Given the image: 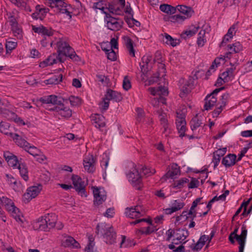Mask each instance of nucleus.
Segmentation results:
<instances>
[{"label":"nucleus","instance_id":"58836bf2","mask_svg":"<svg viewBox=\"0 0 252 252\" xmlns=\"http://www.w3.org/2000/svg\"><path fill=\"white\" fill-rule=\"evenodd\" d=\"M236 156L234 154H229L224 158L222 163L225 166H231L235 164Z\"/></svg>","mask_w":252,"mask_h":252},{"label":"nucleus","instance_id":"f03ea898","mask_svg":"<svg viewBox=\"0 0 252 252\" xmlns=\"http://www.w3.org/2000/svg\"><path fill=\"white\" fill-rule=\"evenodd\" d=\"M97 232L103 236V241L108 245H114L117 241V236L114 228L109 224L101 222L97 224Z\"/></svg>","mask_w":252,"mask_h":252},{"label":"nucleus","instance_id":"cd10ccee","mask_svg":"<svg viewBox=\"0 0 252 252\" xmlns=\"http://www.w3.org/2000/svg\"><path fill=\"white\" fill-rule=\"evenodd\" d=\"M108 8L109 11L113 14L122 15L124 13V5L119 4L118 2L109 4Z\"/></svg>","mask_w":252,"mask_h":252},{"label":"nucleus","instance_id":"393cba45","mask_svg":"<svg viewBox=\"0 0 252 252\" xmlns=\"http://www.w3.org/2000/svg\"><path fill=\"white\" fill-rule=\"evenodd\" d=\"M177 9L183 15L182 16L185 18V19L189 18L194 13L193 10L190 7L184 5H179L177 6L176 10Z\"/></svg>","mask_w":252,"mask_h":252},{"label":"nucleus","instance_id":"0e129e2a","mask_svg":"<svg viewBox=\"0 0 252 252\" xmlns=\"http://www.w3.org/2000/svg\"><path fill=\"white\" fill-rule=\"evenodd\" d=\"M238 29V24H234L228 29L226 34L229 36V38H232L235 35Z\"/></svg>","mask_w":252,"mask_h":252},{"label":"nucleus","instance_id":"79ce46f5","mask_svg":"<svg viewBox=\"0 0 252 252\" xmlns=\"http://www.w3.org/2000/svg\"><path fill=\"white\" fill-rule=\"evenodd\" d=\"M63 244L65 247H73V248H78L79 244L78 242L71 236H66L63 240Z\"/></svg>","mask_w":252,"mask_h":252},{"label":"nucleus","instance_id":"9d476101","mask_svg":"<svg viewBox=\"0 0 252 252\" xmlns=\"http://www.w3.org/2000/svg\"><path fill=\"white\" fill-rule=\"evenodd\" d=\"M42 186L40 185L28 188L24 194L23 200L25 203L29 202L32 199L36 197L40 192Z\"/></svg>","mask_w":252,"mask_h":252},{"label":"nucleus","instance_id":"ea45409f","mask_svg":"<svg viewBox=\"0 0 252 252\" xmlns=\"http://www.w3.org/2000/svg\"><path fill=\"white\" fill-rule=\"evenodd\" d=\"M15 142L20 147H22L25 150H27V148H28L30 145L25 140L20 137L17 134H14L12 137Z\"/></svg>","mask_w":252,"mask_h":252},{"label":"nucleus","instance_id":"7ed1b4c3","mask_svg":"<svg viewBox=\"0 0 252 252\" xmlns=\"http://www.w3.org/2000/svg\"><path fill=\"white\" fill-rule=\"evenodd\" d=\"M0 204L4 207L18 222H23V216L19 210L14 205L12 200L6 196H0Z\"/></svg>","mask_w":252,"mask_h":252},{"label":"nucleus","instance_id":"4c0bfd02","mask_svg":"<svg viewBox=\"0 0 252 252\" xmlns=\"http://www.w3.org/2000/svg\"><path fill=\"white\" fill-rule=\"evenodd\" d=\"M157 114L158 115L161 125L164 127V132L167 131L168 130V123L166 113L163 112L162 111H158Z\"/></svg>","mask_w":252,"mask_h":252},{"label":"nucleus","instance_id":"a18cd8bd","mask_svg":"<svg viewBox=\"0 0 252 252\" xmlns=\"http://www.w3.org/2000/svg\"><path fill=\"white\" fill-rule=\"evenodd\" d=\"M11 29L14 35L17 38L21 39L23 37V32L18 23L11 26Z\"/></svg>","mask_w":252,"mask_h":252},{"label":"nucleus","instance_id":"338daca9","mask_svg":"<svg viewBox=\"0 0 252 252\" xmlns=\"http://www.w3.org/2000/svg\"><path fill=\"white\" fill-rule=\"evenodd\" d=\"M26 151L34 157L38 155V154H39L41 152L40 150L38 149L36 147L34 146H30L29 145L28 148H27V150Z\"/></svg>","mask_w":252,"mask_h":252},{"label":"nucleus","instance_id":"de8ad7c7","mask_svg":"<svg viewBox=\"0 0 252 252\" xmlns=\"http://www.w3.org/2000/svg\"><path fill=\"white\" fill-rule=\"evenodd\" d=\"M16 12L15 10L11 12L6 11V16L10 26L18 23L17 17H16Z\"/></svg>","mask_w":252,"mask_h":252},{"label":"nucleus","instance_id":"6ab92c4d","mask_svg":"<svg viewBox=\"0 0 252 252\" xmlns=\"http://www.w3.org/2000/svg\"><path fill=\"white\" fill-rule=\"evenodd\" d=\"M141 207L137 206L134 208H127L126 211V215L128 217L134 219L139 218L144 214Z\"/></svg>","mask_w":252,"mask_h":252},{"label":"nucleus","instance_id":"a878e982","mask_svg":"<svg viewBox=\"0 0 252 252\" xmlns=\"http://www.w3.org/2000/svg\"><path fill=\"white\" fill-rule=\"evenodd\" d=\"M142 221H146L150 224L147 227H143L141 229V232L146 235L149 234L156 230V228L152 224L151 220L145 219L137 220L131 222V224H136Z\"/></svg>","mask_w":252,"mask_h":252},{"label":"nucleus","instance_id":"c85d7f7f","mask_svg":"<svg viewBox=\"0 0 252 252\" xmlns=\"http://www.w3.org/2000/svg\"><path fill=\"white\" fill-rule=\"evenodd\" d=\"M235 69V67L227 68L225 71L220 75V76L219 77V80L223 79V83L231 81L234 78V71Z\"/></svg>","mask_w":252,"mask_h":252},{"label":"nucleus","instance_id":"c03bdc74","mask_svg":"<svg viewBox=\"0 0 252 252\" xmlns=\"http://www.w3.org/2000/svg\"><path fill=\"white\" fill-rule=\"evenodd\" d=\"M63 75L62 74L59 75H53L50 78L44 81V83L48 84H57L62 81Z\"/></svg>","mask_w":252,"mask_h":252},{"label":"nucleus","instance_id":"f257e3e1","mask_svg":"<svg viewBox=\"0 0 252 252\" xmlns=\"http://www.w3.org/2000/svg\"><path fill=\"white\" fill-rule=\"evenodd\" d=\"M57 54L59 57H68L73 61L79 62L81 58L74 51V49L69 45L65 39L60 38L56 43Z\"/></svg>","mask_w":252,"mask_h":252},{"label":"nucleus","instance_id":"e433bc0d","mask_svg":"<svg viewBox=\"0 0 252 252\" xmlns=\"http://www.w3.org/2000/svg\"><path fill=\"white\" fill-rule=\"evenodd\" d=\"M60 97V96H58ZM61 99V102L59 103L60 105L58 108L57 111L59 112V114L61 115L62 116L68 118L71 116V111L67 107H65L63 105H61L62 99L60 97Z\"/></svg>","mask_w":252,"mask_h":252},{"label":"nucleus","instance_id":"c9c22d12","mask_svg":"<svg viewBox=\"0 0 252 252\" xmlns=\"http://www.w3.org/2000/svg\"><path fill=\"white\" fill-rule=\"evenodd\" d=\"M44 219L49 229L53 228L55 226L57 221V217L54 214H47L44 216Z\"/></svg>","mask_w":252,"mask_h":252},{"label":"nucleus","instance_id":"1a4fd4ad","mask_svg":"<svg viewBox=\"0 0 252 252\" xmlns=\"http://www.w3.org/2000/svg\"><path fill=\"white\" fill-rule=\"evenodd\" d=\"M95 205H99L102 204L106 199V193L103 188L97 187H92Z\"/></svg>","mask_w":252,"mask_h":252},{"label":"nucleus","instance_id":"39448f33","mask_svg":"<svg viewBox=\"0 0 252 252\" xmlns=\"http://www.w3.org/2000/svg\"><path fill=\"white\" fill-rule=\"evenodd\" d=\"M7 105V101L1 100L0 99V110H1V113H2L5 117L8 119H13L19 126L30 125V123L28 122H25L22 118L17 117L14 113L5 109Z\"/></svg>","mask_w":252,"mask_h":252},{"label":"nucleus","instance_id":"4be33fe9","mask_svg":"<svg viewBox=\"0 0 252 252\" xmlns=\"http://www.w3.org/2000/svg\"><path fill=\"white\" fill-rule=\"evenodd\" d=\"M228 52L226 53L225 57L230 58L231 54L240 52L243 50V46L239 42H235L227 45Z\"/></svg>","mask_w":252,"mask_h":252},{"label":"nucleus","instance_id":"20e7f679","mask_svg":"<svg viewBox=\"0 0 252 252\" xmlns=\"http://www.w3.org/2000/svg\"><path fill=\"white\" fill-rule=\"evenodd\" d=\"M238 230V228L234 229L233 232L230 234L229 240L231 243L234 244L235 242L234 239H236L239 245V252H243L247 237V230L245 227L243 226L241 234L238 235L237 234Z\"/></svg>","mask_w":252,"mask_h":252},{"label":"nucleus","instance_id":"0eeeda50","mask_svg":"<svg viewBox=\"0 0 252 252\" xmlns=\"http://www.w3.org/2000/svg\"><path fill=\"white\" fill-rule=\"evenodd\" d=\"M107 28L111 31H118L123 27V21L119 18L112 17L109 14H106L105 18Z\"/></svg>","mask_w":252,"mask_h":252},{"label":"nucleus","instance_id":"473e14b6","mask_svg":"<svg viewBox=\"0 0 252 252\" xmlns=\"http://www.w3.org/2000/svg\"><path fill=\"white\" fill-rule=\"evenodd\" d=\"M204 110H209L216 105L217 99L215 95H207L205 99Z\"/></svg>","mask_w":252,"mask_h":252},{"label":"nucleus","instance_id":"bf43d9fd","mask_svg":"<svg viewBox=\"0 0 252 252\" xmlns=\"http://www.w3.org/2000/svg\"><path fill=\"white\" fill-rule=\"evenodd\" d=\"M189 182V180L187 178H182L179 180L175 181L172 184V187L174 189H181L183 188L184 185Z\"/></svg>","mask_w":252,"mask_h":252},{"label":"nucleus","instance_id":"5701e85b","mask_svg":"<svg viewBox=\"0 0 252 252\" xmlns=\"http://www.w3.org/2000/svg\"><path fill=\"white\" fill-rule=\"evenodd\" d=\"M93 124L97 128L101 129L105 126V118L99 114H94L91 117Z\"/></svg>","mask_w":252,"mask_h":252},{"label":"nucleus","instance_id":"dca6fc26","mask_svg":"<svg viewBox=\"0 0 252 252\" xmlns=\"http://www.w3.org/2000/svg\"><path fill=\"white\" fill-rule=\"evenodd\" d=\"M192 82V78H189L188 80L181 79L179 81L181 91L184 94H188L190 93L193 88Z\"/></svg>","mask_w":252,"mask_h":252},{"label":"nucleus","instance_id":"2eb2a0df","mask_svg":"<svg viewBox=\"0 0 252 252\" xmlns=\"http://www.w3.org/2000/svg\"><path fill=\"white\" fill-rule=\"evenodd\" d=\"M95 161L92 155H88L85 156L83 160V166L84 169L89 173H92L94 171Z\"/></svg>","mask_w":252,"mask_h":252},{"label":"nucleus","instance_id":"4d7b16f0","mask_svg":"<svg viewBox=\"0 0 252 252\" xmlns=\"http://www.w3.org/2000/svg\"><path fill=\"white\" fill-rule=\"evenodd\" d=\"M102 49L107 54L108 59L111 61H115L117 59V55L115 52L112 48L107 49L102 47Z\"/></svg>","mask_w":252,"mask_h":252},{"label":"nucleus","instance_id":"e2e57ef3","mask_svg":"<svg viewBox=\"0 0 252 252\" xmlns=\"http://www.w3.org/2000/svg\"><path fill=\"white\" fill-rule=\"evenodd\" d=\"M225 105V103L223 101H222L221 102H219L216 104V106L217 108L213 112V116L214 117H217L220 114V113L221 112L222 108Z\"/></svg>","mask_w":252,"mask_h":252},{"label":"nucleus","instance_id":"49530a36","mask_svg":"<svg viewBox=\"0 0 252 252\" xmlns=\"http://www.w3.org/2000/svg\"><path fill=\"white\" fill-rule=\"evenodd\" d=\"M159 9L167 14H172L176 12V7H175L167 4H163L160 5Z\"/></svg>","mask_w":252,"mask_h":252},{"label":"nucleus","instance_id":"8fccbe9b","mask_svg":"<svg viewBox=\"0 0 252 252\" xmlns=\"http://www.w3.org/2000/svg\"><path fill=\"white\" fill-rule=\"evenodd\" d=\"M35 10L39 13L40 19H42L45 17L46 14L49 12V9L44 7L43 5L37 4L35 6Z\"/></svg>","mask_w":252,"mask_h":252},{"label":"nucleus","instance_id":"6e6552de","mask_svg":"<svg viewBox=\"0 0 252 252\" xmlns=\"http://www.w3.org/2000/svg\"><path fill=\"white\" fill-rule=\"evenodd\" d=\"M185 113L178 110L176 112V124L177 129L180 134V136L183 137L185 136L186 130V122L185 119Z\"/></svg>","mask_w":252,"mask_h":252},{"label":"nucleus","instance_id":"5fc2aeb1","mask_svg":"<svg viewBox=\"0 0 252 252\" xmlns=\"http://www.w3.org/2000/svg\"><path fill=\"white\" fill-rule=\"evenodd\" d=\"M185 20V18L180 14H175L168 17L169 21L177 24H181Z\"/></svg>","mask_w":252,"mask_h":252},{"label":"nucleus","instance_id":"13d9d810","mask_svg":"<svg viewBox=\"0 0 252 252\" xmlns=\"http://www.w3.org/2000/svg\"><path fill=\"white\" fill-rule=\"evenodd\" d=\"M17 46V42L13 41L11 39L6 40L5 48L6 52L8 53L9 51H11L14 50Z\"/></svg>","mask_w":252,"mask_h":252},{"label":"nucleus","instance_id":"052dcab7","mask_svg":"<svg viewBox=\"0 0 252 252\" xmlns=\"http://www.w3.org/2000/svg\"><path fill=\"white\" fill-rule=\"evenodd\" d=\"M6 177L8 183L12 186V187L13 189L15 191H18L19 189L17 187V184L18 183L17 182L16 180L14 179L11 175L8 174H6Z\"/></svg>","mask_w":252,"mask_h":252},{"label":"nucleus","instance_id":"4468645a","mask_svg":"<svg viewBox=\"0 0 252 252\" xmlns=\"http://www.w3.org/2000/svg\"><path fill=\"white\" fill-rule=\"evenodd\" d=\"M185 206V203L183 200L180 199L174 200L170 202L169 207L164 210L166 214H171L182 209Z\"/></svg>","mask_w":252,"mask_h":252},{"label":"nucleus","instance_id":"6e6d98bb","mask_svg":"<svg viewBox=\"0 0 252 252\" xmlns=\"http://www.w3.org/2000/svg\"><path fill=\"white\" fill-rule=\"evenodd\" d=\"M194 208H192V207H191L189 212L187 211H183L182 215L177 218V220H179L180 218L183 217H186V219H188L190 217L191 219L193 220V218L196 216V213L195 211H194Z\"/></svg>","mask_w":252,"mask_h":252},{"label":"nucleus","instance_id":"bb28decb","mask_svg":"<svg viewBox=\"0 0 252 252\" xmlns=\"http://www.w3.org/2000/svg\"><path fill=\"white\" fill-rule=\"evenodd\" d=\"M34 230L48 231L49 230L44 217L39 218L32 223Z\"/></svg>","mask_w":252,"mask_h":252},{"label":"nucleus","instance_id":"72a5a7b5","mask_svg":"<svg viewBox=\"0 0 252 252\" xmlns=\"http://www.w3.org/2000/svg\"><path fill=\"white\" fill-rule=\"evenodd\" d=\"M148 90L151 94H167L169 93L167 88L165 86H161L158 88L150 87Z\"/></svg>","mask_w":252,"mask_h":252},{"label":"nucleus","instance_id":"ddd939ff","mask_svg":"<svg viewBox=\"0 0 252 252\" xmlns=\"http://www.w3.org/2000/svg\"><path fill=\"white\" fill-rule=\"evenodd\" d=\"M58 62L63 63L64 60L62 57H59L57 53H53L49 56L45 60L41 62L39 64V66L44 68L47 66L57 63Z\"/></svg>","mask_w":252,"mask_h":252},{"label":"nucleus","instance_id":"09e8293b","mask_svg":"<svg viewBox=\"0 0 252 252\" xmlns=\"http://www.w3.org/2000/svg\"><path fill=\"white\" fill-rule=\"evenodd\" d=\"M113 95H105L102 98V100L99 103V108L102 111H105L109 107V101L111 100V96Z\"/></svg>","mask_w":252,"mask_h":252},{"label":"nucleus","instance_id":"f704fd0d","mask_svg":"<svg viewBox=\"0 0 252 252\" xmlns=\"http://www.w3.org/2000/svg\"><path fill=\"white\" fill-rule=\"evenodd\" d=\"M161 35L163 36V42L166 44L175 47L179 43V40L173 38L170 35L166 33L161 34Z\"/></svg>","mask_w":252,"mask_h":252},{"label":"nucleus","instance_id":"b1692460","mask_svg":"<svg viewBox=\"0 0 252 252\" xmlns=\"http://www.w3.org/2000/svg\"><path fill=\"white\" fill-rule=\"evenodd\" d=\"M189 232L188 230L186 229H178L173 232V243L175 244H177L178 242H176V241H183L188 236Z\"/></svg>","mask_w":252,"mask_h":252},{"label":"nucleus","instance_id":"9b49d317","mask_svg":"<svg viewBox=\"0 0 252 252\" xmlns=\"http://www.w3.org/2000/svg\"><path fill=\"white\" fill-rule=\"evenodd\" d=\"M71 179L74 188L78 193L81 196L86 197L87 195L85 189L86 183L85 181L78 176L74 175H72Z\"/></svg>","mask_w":252,"mask_h":252},{"label":"nucleus","instance_id":"69168bd1","mask_svg":"<svg viewBox=\"0 0 252 252\" xmlns=\"http://www.w3.org/2000/svg\"><path fill=\"white\" fill-rule=\"evenodd\" d=\"M89 244L85 248V251L86 252H94V239L93 237L89 238Z\"/></svg>","mask_w":252,"mask_h":252},{"label":"nucleus","instance_id":"864d4df0","mask_svg":"<svg viewBox=\"0 0 252 252\" xmlns=\"http://www.w3.org/2000/svg\"><path fill=\"white\" fill-rule=\"evenodd\" d=\"M250 200H251V198H250L247 201L244 202L242 204L240 207L237 210V211L235 213V214L234 216V217L237 216L241 212L242 209L243 208H244V211L242 213V215L243 216H245L246 214H248L250 213V212L251 211V210L252 209V206H251V209L249 210V211H248L247 213H246L247 206L249 204Z\"/></svg>","mask_w":252,"mask_h":252},{"label":"nucleus","instance_id":"c756f323","mask_svg":"<svg viewBox=\"0 0 252 252\" xmlns=\"http://www.w3.org/2000/svg\"><path fill=\"white\" fill-rule=\"evenodd\" d=\"M123 39L129 55L132 57H134L135 50L133 48L132 40L128 36H124Z\"/></svg>","mask_w":252,"mask_h":252},{"label":"nucleus","instance_id":"37998d69","mask_svg":"<svg viewBox=\"0 0 252 252\" xmlns=\"http://www.w3.org/2000/svg\"><path fill=\"white\" fill-rule=\"evenodd\" d=\"M10 124L8 123L4 122L0 123V132L12 137L14 134L10 132Z\"/></svg>","mask_w":252,"mask_h":252},{"label":"nucleus","instance_id":"a211bd4d","mask_svg":"<svg viewBox=\"0 0 252 252\" xmlns=\"http://www.w3.org/2000/svg\"><path fill=\"white\" fill-rule=\"evenodd\" d=\"M179 167L176 164H172L169 171L161 178L162 181H166L168 178L175 179L177 176L180 175Z\"/></svg>","mask_w":252,"mask_h":252},{"label":"nucleus","instance_id":"774afa93","mask_svg":"<svg viewBox=\"0 0 252 252\" xmlns=\"http://www.w3.org/2000/svg\"><path fill=\"white\" fill-rule=\"evenodd\" d=\"M153 60H154V63H158V66L159 68V65L160 64H164L163 63V59L162 56L160 52H157L155 55V58H153Z\"/></svg>","mask_w":252,"mask_h":252},{"label":"nucleus","instance_id":"f8f14e48","mask_svg":"<svg viewBox=\"0 0 252 252\" xmlns=\"http://www.w3.org/2000/svg\"><path fill=\"white\" fill-rule=\"evenodd\" d=\"M154 63L153 57L149 55L146 54L144 55L141 59L140 63V66L141 70L143 74L146 73L150 69H151Z\"/></svg>","mask_w":252,"mask_h":252},{"label":"nucleus","instance_id":"2f4dec72","mask_svg":"<svg viewBox=\"0 0 252 252\" xmlns=\"http://www.w3.org/2000/svg\"><path fill=\"white\" fill-rule=\"evenodd\" d=\"M208 240H209V237L207 235H203L200 237L195 244H192L190 247L192 250L198 251L202 248L205 242L207 241Z\"/></svg>","mask_w":252,"mask_h":252},{"label":"nucleus","instance_id":"7c9ffc66","mask_svg":"<svg viewBox=\"0 0 252 252\" xmlns=\"http://www.w3.org/2000/svg\"><path fill=\"white\" fill-rule=\"evenodd\" d=\"M227 151L226 148L219 149L214 153L213 162L216 167L219 163L221 157L224 155Z\"/></svg>","mask_w":252,"mask_h":252},{"label":"nucleus","instance_id":"680f3d73","mask_svg":"<svg viewBox=\"0 0 252 252\" xmlns=\"http://www.w3.org/2000/svg\"><path fill=\"white\" fill-rule=\"evenodd\" d=\"M68 101L70 103L71 105L73 106H76L80 104L82 102L81 98L78 96L75 95H70L69 97Z\"/></svg>","mask_w":252,"mask_h":252},{"label":"nucleus","instance_id":"3c124183","mask_svg":"<svg viewBox=\"0 0 252 252\" xmlns=\"http://www.w3.org/2000/svg\"><path fill=\"white\" fill-rule=\"evenodd\" d=\"M17 168L19 170L20 174L23 179L25 181H27L29 179L28 175L27 168L25 164H20L17 166Z\"/></svg>","mask_w":252,"mask_h":252},{"label":"nucleus","instance_id":"aec40b11","mask_svg":"<svg viewBox=\"0 0 252 252\" xmlns=\"http://www.w3.org/2000/svg\"><path fill=\"white\" fill-rule=\"evenodd\" d=\"M61 102V99L58 95H45L39 99L37 105L41 103L42 104H59Z\"/></svg>","mask_w":252,"mask_h":252},{"label":"nucleus","instance_id":"423d86ee","mask_svg":"<svg viewBox=\"0 0 252 252\" xmlns=\"http://www.w3.org/2000/svg\"><path fill=\"white\" fill-rule=\"evenodd\" d=\"M127 177L131 184L137 189L142 187V178L136 166L132 164L131 169L126 174Z\"/></svg>","mask_w":252,"mask_h":252},{"label":"nucleus","instance_id":"f3484780","mask_svg":"<svg viewBox=\"0 0 252 252\" xmlns=\"http://www.w3.org/2000/svg\"><path fill=\"white\" fill-rule=\"evenodd\" d=\"M166 75V68L164 64H160L156 73L154 74L149 79L150 84L157 82L160 78L164 77Z\"/></svg>","mask_w":252,"mask_h":252},{"label":"nucleus","instance_id":"a19ab883","mask_svg":"<svg viewBox=\"0 0 252 252\" xmlns=\"http://www.w3.org/2000/svg\"><path fill=\"white\" fill-rule=\"evenodd\" d=\"M202 117L196 115L190 121V127L192 130L201 126L202 123Z\"/></svg>","mask_w":252,"mask_h":252},{"label":"nucleus","instance_id":"603ef678","mask_svg":"<svg viewBox=\"0 0 252 252\" xmlns=\"http://www.w3.org/2000/svg\"><path fill=\"white\" fill-rule=\"evenodd\" d=\"M206 32L205 30H201L198 35L197 43L198 46L202 47L204 45L206 42V39L205 37Z\"/></svg>","mask_w":252,"mask_h":252},{"label":"nucleus","instance_id":"412c9836","mask_svg":"<svg viewBox=\"0 0 252 252\" xmlns=\"http://www.w3.org/2000/svg\"><path fill=\"white\" fill-rule=\"evenodd\" d=\"M3 156L8 165L14 168H17L19 164H21L19 163L17 157L8 151L4 152Z\"/></svg>","mask_w":252,"mask_h":252}]
</instances>
